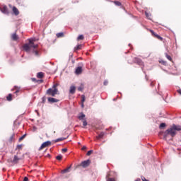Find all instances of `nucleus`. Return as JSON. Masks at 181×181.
<instances>
[{"mask_svg":"<svg viewBox=\"0 0 181 181\" xmlns=\"http://www.w3.org/2000/svg\"><path fill=\"white\" fill-rule=\"evenodd\" d=\"M176 131H181V126L173 124L170 128L165 131L163 134L164 139L168 138V135H170L173 138V136H175Z\"/></svg>","mask_w":181,"mask_h":181,"instance_id":"1","label":"nucleus"},{"mask_svg":"<svg viewBox=\"0 0 181 181\" xmlns=\"http://www.w3.org/2000/svg\"><path fill=\"white\" fill-rule=\"evenodd\" d=\"M34 42H35V38H29L28 43H25L23 46V50H25V52H29L31 47H33V49L37 48V44H35Z\"/></svg>","mask_w":181,"mask_h":181,"instance_id":"2","label":"nucleus"},{"mask_svg":"<svg viewBox=\"0 0 181 181\" xmlns=\"http://www.w3.org/2000/svg\"><path fill=\"white\" fill-rule=\"evenodd\" d=\"M46 94L47 95H51L52 97H54V95H56L57 94H60V93H59V89L57 88L53 89L52 88H49L47 90Z\"/></svg>","mask_w":181,"mask_h":181,"instance_id":"3","label":"nucleus"},{"mask_svg":"<svg viewBox=\"0 0 181 181\" xmlns=\"http://www.w3.org/2000/svg\"><path fill=\"white\" fill-rule=\"evenodd\" d=\"M50 145H52V141H45L41 144L38 151H42V149H43L45 148H47V146H50Z\"/></svg>","mask_w":181,"mask_h":181,"instance_id":"4","label":"nucleus"},{"mask_svg":"<svg viewBox=\"0 0 181 181\" xmlns=\"http://www.w3.org/2000/svg\"><path fill=\"white\" fill-rule=\"evenodd\" d=\"M90 163H91V160L88 159L82 161L81 163V166H82V168H88V166H90Z\"/></svg>","mask_w":181,"mask_h":181,"instance_id":"5","label":"nucleus"},{"mask_svg":"<svg viewBox=\"0 0 181 181\" xmlns=\"http://www.w3.org/2000/svg\"><path fill=\"white\" fill-rule=\"evenodd\" d=\"M47 101H48L49 104H54V103H59V101H60V100L57 98L49 97V98H47Z\"/></svg>","mask_w":181,"mask_h":181,"instance_id":"6","label":"nucleus"},{"mask_svg":"<svg viewBox=\"0 0 181 181\" xmlns=\"http://www.w3.org/2000/svg\"><path fill=\"white\" fill-rule=\"evenodd\" d=\"M0 11L4 15H9V11H8V6H4L3 7L0 8Z\"/></svg>","mask_w":181,"mask_h":181,"instance_id":"7","label":"nucleus"},{"mask_svg":"<svg viewBox=\"0 0 181 181\" xmlns=\"http://www.w3.org/2000/svg\"><path fill=\"white\" fill-rule=\"evenodd\" d=\"M134 63H136V64H138L139 66H144V62H142V59H139V58H134L133 59Z\"/></svg>","mask_w":181,"mask_h":181,"instance_id":"8","label":"nucleus"},{"mask_svg":"<svg viewBox=\"0 0 181 181\" xmlns=\"http://www.w3.org/2000/svg\"><path fill=\"white\" fill-rule=\"evenodd\" d=\"M83 73V67L82 66H77L75 70V74L78 76Z\"/></svg>","mask_w":181,"mask_h":181,"instance_id":"9","label":"nucleus"},{"mask_svg":"<svg viewBox=\"0 0 181 181\" xmlns=\"http://www.w3.org/2000/svg\"><path fill=\"white\" fill-rule=\"evenodd\" d=\"M78 118L80 121H83V120L86 119V115H84V113L80 112L78 116Z\"/></svg>","mask_w":181,"mask_h":181,"instance_id":"10","label":"nucleus"},{"mask_svg":"<svg viewBox=\"0 0 181 181\" xmlns=\"http://www.w3.org/2000/svg\"><path fill=\"white\" fill-rule=\"evenodd\" d=\"M75 93H76V87L74 86H70L69 94H75Z\"/></svg>","mask_w":181,"mask_h":181,"instance_id":"11","label":"nucleus"},{"mask_svg":"<svg viewBox=\"0 0 181 181\" xmlns=\"http://www.w3.org/2000/svg\"><path fill=\"white\" fill-rule=\"evenodd\" d=\"M13 13H14L16 16H18V15H19V10H18V8H16V6L13 7Z\"/></svg>","mask_w":181,"mask_h":181,"instance_id":"12","label":"nucleus"},{"mask_svg":"<svg viewBox=\"0 0 181 181\" xmlns=\"http://www.w3.org/2000/svg\"><path fill=\"white\" fill-rule=\"evenodd\" d=\"M70 169H71V165H70L69 167H68L66 169L62 170L61 173H62V174L69 173V172H70Z\"/></svg>","mask_w":181,"mask_h":181,"instance_id":"13","label":"nucleus"},{"mask_svg":"<svg viewBox=\"0 0 181 181\" xmlns=\"http://www.w3.org/2000/svg\"><path fill=\"white\" fill-rule=\"evenodd\" d=\"M105 135V133L104 132H100L98 136H97V139H103V138H104V136Z\"/></svg>","mask_w":181,"mask_h":181,"instance_id":"14","label":"nucleus"},{"mask_svg":"<svg viewBox=\"0 0 181 181\" xmlns=\"http://www.w3.org/2000/svg\"><path fill=\"white\" fill-rule=\"evenodd\" d=\"M21 160V158L18 157V156H14L13 159L12 160L13 163H18V161Z\"/></svg>","mask_w":181,"mask_h":181,"instance_id":"15","label":"nucleus"},{"mask_svg":"<svg viewBox=\"0 0 181 181\" xmlns=\"http://www.w3.org/2000/svg\"><path fill=\"white\" fill-rule=\"evenodd\" d=\"M44 76H45V74L43 72H38L37 74V78H43Z\"/></svg>","mask_w":181,"mask_h":181,"instance_id":"16","label":"nucleus"},{"mask_svg":"<svg viewBox=\"0 0 181 181\" xmlns=\"http://www.w3.org/2000/svg\"><path fill=\"white\" fill-rule=\"evenodd\" d=\"M158 62L160 63V64H163V66H168V62L165 60L159 59Z\"/></svg>","mask_w":181,"mask_h":181,"instance_id":"17","label":"nucleus"},{"mask_svg":"<svg viewBox=\"0 0 181 181\" xmlns=\"http://www.w3.org/2000/svg\"><path fill=\"white\" fill-rule=\"evenodd\" d=\"M12 39L13 40H18V39H19V37L18 36V35H16V33H14L13 35H12Z\"/></svg>","mask_w":181,"mask_h":181,"instance_id":"18","label":"nucleus"},{"mask_svg":"<svg viewBox=\"0 0 181 181\" xmlns=\"http://www.w3.org/2000/svg\"><path fill=\"white\" fill-rule=\"evenodd\" d=\"M82 46L83 45H76V47H75L74 49V52H77V50L81 49Z\"/></svg>","mask_w":181,"mask_h":181,"instance_id":"19","label":"nucleus"},{"mask_svg":"<svg viewBox=\"0 0 181 181\" xmlns=\"http://www.w3.org/2000/svg\"><path fill=\"white\" fill-rule=\"evenodd\" d=\"M57 37H63V36H64V33L61 32V33H58L56 35Z\"/></svg>","mask_w":181,"mask_h":181,"instance_id":"20","label":"nucleus"},{"mask_svg":"<svg viewBox=\"0 0 181 181\" xmlns=\"http://www.w3.org/2000/svg\"><path fill=\"white\" fill-rule=\"evenodd\" d=\"M33 53H34L35 56L37 57H39L40 56V54L39 53V51L34 49L33 51Z\"/></svg>","mask_w":181,"mask_h":181,"instance_id":"21","label":"nucleus"},{"mask_svg":"<svg viewBox=\"0 0 181 181\" xmlns=\"http://www.w3.org/2000/svg\"><path fill=\"white\" fill-rule=\"evenodd\" d=\"M55 159H57V160H62V159H63V156L62 154H59L55 157Z\"/></svg>","mask_w":181,"mask_h":181,"instance_id":"22","label":"nucleus"},{"mask_svg":"<svg viewBox=\"0 0 181 181\" xmlns=\"http://www.w3.org/2000/svg\"><path fill=\"white\" fill-rule=\"evenodd\" d=\"M65 139H67V138L60 137V138L57 139L55 140V142H60L61 141H64Z\"/></svg>","mask_w":181,"mask_h":181,"instance_id":"23","label":"nucleus"},{"mask_svg":"<svg viewBox=\"0 0 181 181\" xmlns=\"http://www.w3.org/2000/svg\"><path fill=\"white\" fill-rule=\"evenodd\" d=\"M165 56L166 59H168V60H169L170 62H172V57H170V55H168L167 52L165 53Z\"/></svg>","mask_w":181,"mask_h":181,"instance_id":"24","label":"nucleus"},{"mask_svg":"<svg viewBox=\"0 0 181 181\" xmlns=\"http://www.w3.org/2000/svg\"><path fill=\"white\" fill-rule=\"evenodd\" d=\"M7 101H12V94L9 93L8 96L6 97Z\"/></svg>","mask_w":181,"mask_h":181,"instance_id":"25","label":"nucleus"},{"mask_svg":"<svg viewBox=\"0 0 181 181\" xmlns=\"http://www.w3.org/2000/svg\"><path fill=\"white\" fill-rule=\"evenodd\" d=\"M145 15H146L147 19H149L150 21H151V13L146 11Z\"/></svg>","mask_w":181,"mask_h":181,"instance_id":"26","label":"nucleus"},{"mask_svg":"<svg viewBox=\"0 0 181 181\" xmlns=\"http://www.w3.org/2000/svg\"><path fill=\"white\" fill-rule=\"evenodd\" d=\"M84 40V35H80L77 37V40Z\"/></svg>","mask_w":181,"mask_h":181,"instance_id":"27","label":"nucleus"},{"mask_svg":"<svg viewBox=\"0 0 181 181\" xmlns=\"http://www.w3.org/2000/svg\"><path fill=\"white\" fill-rule=\"evenodd\" d=\"M25 138H26V134H23V136H21L19 138V139H18L19 142H21V141H23V139H25Z\"/></svg>","mask_w":181,"mask_h":181,"instance_id":"28","label":"nucleus"},{"mask_svg":"<svg viewBox=\"0 0 181 181\" xmlns=\"http://www.w3.org/2000/svg\"><path fill=\"white\" fill-rule=\"evenodd\" d=\"M15 137V133H13L9 138L8 141L9 142H12L13 141V138Z\"/></svg>","mask_w":181,"mask_h":181,"instance_id":"29","label":"nucleus"},{"mask_svg":"<svg viewBox=\"0 0 181 181\" xmlns=\"http://www.w3.org/2000/svg\"><path fill=\"white\" fill-rule=\"evenodd\" d=\"M114 4L117 6H121L122 4L120 1H115Z\"/></svg>","mask_w":181,"mask_h":181,"instance_id":"30","label":"nucleus"},{"mask_svg":"<svg viewBox=\"0 0 181 181\" xmlns=\"http://www.w3.org/2000/svg\"><path fill=\"white\" fill-rule=\"evenodd\" d=\"M25 0H16V2L18 4V5H23V2Z\"/></svg>","mask_w":181,"mask_h":181,"instance_id":"31","label":"nucleus"},{"mask_svg":"<svg viewBox=\"0 0 181 181\" xmlns=\"http://www.w3.org/2000/svg\"><path fill=\"white\" fill-rule=\"evenodd\" d=\"M156 37L158 39V40H160L161 42L163 41V37H160V35H156Z\"/></svg>","mask_w":181,"mask_h":181,"instance_id":"32","label":"nucleus"},{"mask_svg":"<svg viewBox=\"0 0 181 181\" xmlns=\"http://www.w3.org/2000/svg\"><path fill=\"white\" fill-rule=\"evenodd\" d=\"M21 149H22V144L17 145L16 148V151H18V150L19 151Z\"/></svg>","mask_w":181,"mask_h":181,"instance_id":"33","label":"nucleus"},{"mask_svg":"<svg viewBox=\"0 0 181 181\" xmlns=\"http://www.w3.org/2000/svg\"><path fill=\"white\" fill-rule=\"evenodd\" d=\"M82 121H83V127H87V125H88L87 120L85 119Z\"/></svg>","mask_w":181,"mask_h":181,"instance_id":"34","label":"nucleus"},{"mask_svg":"<svg viewBox=\"0 0 181 181\" xmlns=\"http://www.w3.org/2000/svg\"><path fill=\"white\" fill-rule=\"evenodd\" d=\"M166 127V123H161L159 126V128H165Z\"/></svg>","mask_w":181,"mask_h":181,"instance_id":"35","label":"nucleus"},{"mask_svg":"<svg viewBox=\"0 0 181 181\" xmlns=\"http://www.w3.org/2000/svg\"><path fill=\"white\" fill-rule=\"evenodd\" d=\"M84 101H86V96L84 95H82L81 103H84Z\"/></svg>","mask_w":181,"mask_h":181,"instance_id":"36","label":"nucleus"},{"mask_svg":"<svg viewBox=\"0 0 181 181\" xmlns=\"http://www.w3.org/2000/svg\"><path fill=\"white\" fill-rule=\"evenodd\" d=\"M93 152H94L93 150L88 151L86 153L87 156H90V155H91V153H93Z\"/></svg>","mask_w":181,"mask_h":181,"instance_id":"37","label":"nucleus"},{"mask_svg":"<svg viewBox=\"0 0 181 181\" xmlns=\"http://www.w3.org/2000/svg\"><path fill=\"white\" fill-rule=\"evenodd\" d=\"M58 86H59V83H55V84H54V85L52 86V88H52L53 90H54V88H57Z\"/></svg>","mask_w":181,"mask_h":181,"instance_id":"38","label":"nucleus"},{"mask_svg":"<svg viewBox=\"0 0 181 181\" xmlns=\"http://www.w3.org/2000/svg\"><path fill=\"white\" fill-rule=\"evenodd\" d=\"M42 104H45V103H46V96H43L42 98Z\"/></svg>","mask_w":181,"mask_h":181,"instance_id":"39","label":"nucleus"},{"mask_svg":"<svg viewBox=\"0 0 181 181\" xmlns=\"http://www.w3.org/2000/svg\"><path fill=\"white\" fill-rule=\"evenodd\" d=\"M107 181H115V179L112 177L107 178Z\"/></svg>","mask_w":181,"mask_h":181,"instance_id":"40","label":"nucleus"},{"mask_svg":"<svg viewBox=\"0 0 181 181\" xmlns=\"http://www.w3.org/2000/svg\"><path fill=\"white\" fill-rule=\"evenodd\" d=\"M103 84L105 86H108V81H107V80L104 81Z\"/></svg>","mask_w":181,"mask_h":181,"instance_id":"41","label":"nucleus"},{"mask_svg":"<svg viewBox=\"0 0 181 181\" xmlns=\"http://www.w3.org/2000/svg\"><path fill=\"white\" fill-rule=\"evenodd\" d=\"M62 152L66 153L67 151V148H64L62 149Z\"/></svg>","mask_w":181,"mask_h":181,"instance_id":"42","label":"nucleus"},{"mask_svg":"<svg viewBox=\"0 0 181 181\" xmlns=\"http://www.w3.org/2000/svg\"><path fill=\"white\" fill-rule=\"evenodd\" d=\"M23 181H29V178L28 177H25L23 178Z\"/></svg>","mask_w":181,"mask_h":181,"instance_id":"43","label":"nucleus"},{"mask_svg":"<svg viewBox=\"0 0 181 181\" xmlns=\"http://www.w3.org/2000/svg\"><path fill=\"white\" fill-rule=\"evenodd\" d=\"M177 93H178V94H180V95H181V89H178L177 90Z\"/></svg>","mask_w":181,"mask_h":181,"instance_id":"44","label":"nucleus"},{"mask_svg":"<svg viewBox=\"0 0 181 181\" xmlns=\"http://www.w3.org/2000/svg\"><path fill=\"white\" fill-rule=\"evenodd\" d=\"M20 90L19 89H17L15 92H14V94H16L18 95V93H19Z\"/></svg>","mask_w":181,"mask_h":181,"instance_id":"45","label":"nucleus"},{"mask_svg":"<svg viewBox=\"0 0 181 181\" xmlns=\"http://www.w3.org/2000/svg\"><path fill=\"white\" fill-rule=\"evenodd\" d=\"M86 149H87V146H83L82 147V151H86Z\"/></svg>","mask_w":181,"mask_h":181,"instance_id":"46","label":"nucleus"},{"mask_svg":"<svg viewBox=\"0 0 181 181\" xmlns=\"http://www.w3.org/2000/svg\"><path fill=\"white\" fill-rule=\"evenodd\" d=\"M78 91H83V88L78 87Z\"/></svg>","mask_w":181,"mask_h":181,"instance_id":"47","label":"nucleus"},{"mask_svg":"<svg viewBox=\"0 0 181 181\" xmlns=\"http://www.w3.org/2000/svg\"><path fill=\"white\" fill-rule=\"evenodd\" d=\"M152 35H153V36H155V37H156V36H158V34H156V33H155V32Z\"/></svg>","mask_w":181,"mask_h":181,"instance_id":"48","label":"nucleus"},{"mask_svg":"<svg viewBox=\"0 0 181 181\" xmlns=\"http://www.w3.org/2000/svg\"><path fill=\"white\" fill-rule=\"evenodd\" d=\"M152 35H153V36H155V37H156V36H158V34H156V33H155V32Z\"/></svg>","mask_w":181,"mask_h":181,"instance_id":"49","label":"nucleus"},{"mask_svg":"<svg viewBox=\"0 0 181 181\" xmlns=\"http://www.w3.org/2000/svg\"><path fill=\"white\" fill-rule=\"evenodd\" d=\"M78 1H72V4H78Z\"/></svg>","mask_w":181,"mask_h":181,"instance_id":"50","label":"nucleus"},{"mask_svg":"<svg viewBox=\"0 0 181 181\" xmlns=\"http://www.w3.org/2000/svg\"><path fill=\"white\" fill-rule=\"evenodd\" d=\"M150 32H151V35H153V33H155V31H153V30H150Z\"/></svg>","mask_w":181,"mask_h":181,"instance_id":"51","label":"nucleus"},{"mask_svg":"<svg viewBox=\"0 0 181 181\" xmlns=\"http://www.w3.org/2000/svg\"><path fill=\"white\" fill-rule=\"evenodd\" d=\"M150 86L151 87H153V82H151Z\"/></svg>","mask_w":181,"mask_h":181,"instance_id":"52","label":"nucleus"},{"mask_svg":"<svg viewBox=\"0 0 181 181\" xmlns=\"http://www.w3.org/2000/svg\"><path fill=\"white\" fill-rule=\"evenodd\" d=\"M81 108H84V103H81Z\"/></svg>","mask_w":181,"mask_h":181,"instance_id":"53","label":"nucleus"},{"mask_svg":"<svg viewBox=\"0 0 181 181\" xmlns=\"http://www.w3.org/2000/svg\"><path fill=\"white\" fill-rule=\"evenodd\" d=\"M145 179H146V178H145V177L141 176V180H142L143 181H144V180H145Z\"/></svg>","mask_w":181,"mask_h":181,"instance_id":"54","label":"nucleus"},{"mask_svg":"<svg viewBox=\"0 0 181 181\" xmlns=\"http://www.w3.org/2000/svg\"><path fill=\"white\" fill-rule=\"evenodd\" d=\"M134 181H141V179L140 178H137Z\"/></svg>","mask_w":181,"mask_h":181,"instance_id":"55","label":"nucleus"},{"mask_svg":"<svg viewBox=\"0 0 181 181\" xmlns=\"http://www.w3.org/2000/svg\"><path fill=\"white\" fill-rule=\"evenodd\" d=\"M32 80H33V81H36V78H33Z\"/></svg>","mask_w":181,"mask_h":181,"instance_id":"56","label":"nucleus"},{"mask_svg":"<svg viewBox=\"0 0 181 181\" xmlns=\"http://www.w3.org/2000/svg\"><path fill=\"white\" fill-rule=\"evenodd\" d=\"M47 156L48 158H50L51 156H50L49 153H47Z\"/></svg>","mask_w":181,"mask_h":181,"instance_id":"57","label":"nucleus"},{"mask_svg":"<svg viewBox=\"0 0 181 181\" xmlns=\"http://www.w3.org/2000/svg\"><path fill=\"white\" fill-rule=\"evenodd\" d=\"M113 101H117V98H113Z\"/></svg>","mask_w":181,"mask_h":181,"instance_id":"58","label":"nucleus"},{"mask_svg":"<svg viewBox=\"0 0 181 181\" xmlns=\"http://www.w3.org/2000/svg\"><path fill=\"white\" fill-rule=\"evenodd\" d=\"M40 83H43V80H40Z\"/></svg>","mask_w":181,"mask_h":181,"instance_id":"59","label":"nucleus"},{"mask_svg":"<svg viewBox=\"0 0 181 181\" xmlns=\"http://www.w3.org/2000/svg\"><path fill=\"white\" fill-rule=\"evenodd\" d=\"M144 181H149V180H147V179H144Z\"/></svg>","mask_w":181,"mask_h":181,"instance_id":"60","label":"nucleus"},{"mask_svg":"<svg viewBox=\"0 0 181 181\" xmlns=\"http://www.w3.org/2000/svg\"><path fill=\"white\" fill-rule=\"evenodd\" d=\"M145 77H146V80H148V78H147V76H146V75L145 76Z\"/></svg>","mask_w":181,"mask_h":181,"instance_id":"61","label":"nucleus"},{"mask_svg":"<svg viewBox=\"0 0 181 181\" xmlns=\"http://www.w3.org/2000/svg\"><path fill=\"white\" fill-rule=\"evenodd\" d=\"M129 46L131 47V44H129Z\"/></svg>","mask_w":181,"mask_h":181,"instance_id":"62","label":"nucleus"},{"mask_svg":"<svg viewBox=\"0 0 181 181\" xmlns=\"http://www.w3.org/2000/svg\"><path fill=\"white\" fill-rule=\"evenodd\" d=\"M34 129H36V127H34Z\"/></svg>","mask_w":181,"mask_h":181,"instance_id":"63","label":"nucleus"},{"mask_svg":"<svg viewBox=\"0 0 181 181\" xmlns=\"http://www.w3.org/2000/svg\"><path fill=\"white\" fill-rule=\"evenodd\" d=\"M78 144H80V142H78Z\"/></svg>","mask_w":181,"mask_h":181,"instance_id":"64","label":"nucleus"}]
</instances>
